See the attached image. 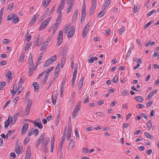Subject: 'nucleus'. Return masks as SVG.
<instances>
[{
	"label": "nucleus",
	"mask_w": 159,
	"mask_h": 159,
	"mask_svg": "<svg viewBox=\"0 0 159 159\" xmlns=\"http://www.w3.org/2000/svg\"><path fill=\"white\" fill-rule=\"evenodd\" d=\"M65 2V0H61L60 5L59 6L57 10V11L59 13V14L57 20H59L61 21V20L62 13L61 11L63 9L64 7Z\"/></svg>",
	"instance_id": "nucleus-1"
},
{
	"label": "nucleus",
	"mask_w": 159,
	"mask_h": 159,
	"mask_svg": "<svg viewBox=\"0 0 159 159\" xmlns=\"http://www.w3.org/2000/svg\"><path fill=\"white\" fill-rule=\"evenodd\" d=\"M57 56L55 55L49 58L47 60L43 65L44 67H47L50 65L57 59Z\"/></svg>",
	"instance_id": "nucleus-2"
},
{
	"label": "nucleus",
	"mask_w": 159,
	"mask_h": 159,
	"mask_svg": "<svg viewBox=\"0 0 159 159\" xmlns=\"http://www.w3.org/2000/svg\"><path fill=\"white\" fill-rule=\"evenodd\" d=\"M57 45L58 46H60L62 43L63 39V32L62 30H60L58 37L57 38Z\"/></svg>",
	"instance_id": "nucleus-3"
},
{
	"label": "nucleus",
	"mask_w": 159,
	"mask_h": 159,
	"mask_svg": "<svg viewBox=\"0 0 159 159\" xmlns=\"http://www.w3.org/2000/svg\"><path fill=\"white\" fill-rule=\"evenodd\" d=\"M52 17H50L48 19L44 21H43L42 23L39 27V30L43 29L50 21Z\"/></svg>",
	"instance_id": "nucleus-4"
},
{
	"label": "nucleus",
	"mask_w": 159,
	"mask_h": 159,
	"mask_svg": "<svg viewBox=\"0 0 159 159\" xmlns=\"http://www.w3.org/2000/svg\"><path fill=\"white\" fill-rule=\"evenodd\" d=\"M85 10L86 6L85 5V3L84 2V4L83 5V8L82 9V17L80 21L81 23H82L84 20L86 15Z\"/></svg>",
	"instance_id": "nucleus-5"
},
{
	"label": "nucleus",
	"mask_w": 159,
	"mask_h": 159,
	"mask_svg": "<svg viewBox=\"0 0 159 159\" xmlns=\"http://www.w3.org/2000/svg\"><path fill=\"white\" fill-rule=\"evenodd\" d=\"M92 6L90 10L89 13L92 15L96 7V0H93L92 2Z\"/></svg>",
	"instance_id": "nucleus-6"
},
{
	"label": "nucleus",
	"mask_w": 159,
	"mask_h": 159,
	"mask_svg": "<svg viewBox=\"0 0 159 159\" xmlns=\"http://www.w3.org/2000/svg\"><path fill=\"white\" fill-rule=\"evenodd\" d=\"M74 3V0H70L69 1V4L68 8L67 9L66 13H69L71 11V9L73 8Z\"/></svg>",
	"instance_id": "nucleus-7"
},
{
	"label": "nucleus",
	"mask_w": 159,
	"mask_h": 159,
	"mask_svg": "<svg viewBox=\"0 0 159 159\" xmlns=\"http://www.w3.org/2000/svg\"><path fill=\"white\" fill-rule=\"evenodd\" d=\"M32 104V101L31 100H30L28 102L26 108L25 112V114L26 115H28Z\"/></svg>",
	"instance_id": "nucleus-8"
},
{
	"label": "nucleus",
	"mask_w": 159,
	"mask_h": 159,
	"mask_svg": "<svg viewBox=\"0 0 159 159\" xmlns=\"http://www.w3.org/2000/svg\"><path fill=\"white\" fill-rule=\"evenodd\" d=\"M75 32L74 27L72 26L71 27L70 30L68 32L67 35V37L68 38H70L71 37L74 35Z\"/></svg>",
	"instance_id": "nucleus-9"
},
{
	"label": "nucleus",
	"mask_w": 159,
	"mask_h": 159,
	"mask_svg": "<svg viewBox=\"0 0 159 159\" xmlns=\"http://www.w3.org/2000/svg\"><path fill=\"white\" fill-rule=\"evenodd\" d=\"M28 128V124L27 123L25 124L21 129V133L22 134H24L26 132Z\"/></svg>",
	"instance_id": "nucleus-10"
},
{
	"label": "nucleus",
	"mask_w": 159,
	"mask_h": 159,
	"mask_svg": "<svg viewBox=\"0 0 159 159\" xmlns=\"http://www.w3.org/2000/svg\"><path fill=\"white\" fill-rule=\"evenodd\" d=\"M35 70L34 67H29V71L28 74L30 76H31L33 74L34 70Z\"/></svg>",
	"instance_id": "nucleus-11"
},
{
	"label": "nucleus",
	"mask_w": 159,
	"mask_h": 159,
	"mask_svg": "<svg viewBox=\"0 0 159 159\" xmlns=\"http://www.w3.org/2000/svg\"><path fill=\"white\" fill-rule=\"evenodd\" d=\"M78 10H75V13L74 14L73 16L72 17V21H74V22H75V21L78 16Z\"/></svg>",
	"instance_id": "nucleus-12"
},
{
	"label": "nucleus",
	"mask_w": 159,
	"mask_h": 159,
	"mask_svg": "<svg viewBox=\"0 0 159 159\" xmlns=\"http://www.w3.org/2000/svg\"><path fill=\"white\" fill-rule=\"evenodd\" d=\"M111 0H107L105 2V3L103 6V8H104V9H105L107 7H108L110 3V1Z\"/></svg>",
	"instance_id": "nucleus-13"
},
{
	"label": "nucleus",
	"mask_w": 159,
	"mask_h": 159,
	"mask_svg": "<svg viewBox=\"0 0 159 159\" xmlns=\"http://www.w3.org/2000/svg\"><path fill=\"white\" fill-rule=\"evenodd\" d=\"M88 30L87 28H86V27H84V28L82 33L83 38H84L85 37L86 34L88 33Z\"/></svg>",
	"instance_id": "nucleus-14"
},
{
	"label": "nucleus",
	"mask_w": 159,
	"mask_h": 159,
	"mask_svg": "<svg viewBox=\"0 0 159 159\" xmlns=\"http://www.w3.org/2000/svg\"><path fill=\"white\" fill-rule=\"evenodd\" d=\"M15 16V14H10L7 17V19L8 20H11L14 19Z\"/></svg>",
	"instance_id": "nucleus-15"
},
{
	"label": "nucleus",
	"mask_w": 159,
	"mask_h": 159,
	"mask_svg": "<svg viewBox=\"0 0 159 159\" xmlns=\"http://www.w3.org/2000/svg\"><path fill=\"white\" fill-rule=\"evenodd\" d=\"M33 85L34 86L35 90H38L39 89V85L37 82H34Z\"/></svg>",
	"instance_id": "nucleus-16"
},
{
	"label": "nucleus",
	"mask_w": 159,
	"mask_h": 159,
	"mask_svg": "<svg viewBox=\"0 0 159 159\" xmlns=\"http://www.w3.org/2000/svg\"><path fill=\"white\" fill-rule=\"evenodd\" d=\"M31 155L30 151L29 150H27L25 159H29Z\"/></svg>",
	"instance_id": "nucleus-17"
},
{
	"label": "nucleus",
	"mask_w": 159,
	"mask_h": 159,
	"mask_svg": "<svg viewBox=\"0 0 159 159\" xmlns=\"http://www.w3.org/2000/svg\"><path fill=\"white\" fill-rule=\"evenodd\" d=\"M17 90V86L15 84H14L13 87V91H11V93H12L13 95H14L16 93V91Z\"/></svg>",
	"instance_id": "nucleus-18"
},
{
	"label": "nucleus",
	"mask_w": 159,
	"mask_h": 159,
	"mask_svg": "<svg viewBox=\"0 0 159 159\" xmlns=\"http://www.w3.org/2000/svg\"><path fill=\"white\" fill-rule=\"evenodd\" d=\"M61 22V20H56V21L55 22V24L54 26V29H55V30H57L58 27V25L60 24V23Z\"/></svg>",
	"instance_id": "nucleus-19"
},
{
	"label": "nucleus",
	"mask_w": 159,
	"mask_h": 159,
	"mask_svg": "<svg viewBox=\"0 0 159 159\" xmlns=\"http://www.w3.org/2000/svg\"><path fill=\"white\" fill-rule=\"evenodd\" d=\"M50 139L48 137H46L44 140L43 142L42 143V144L44 145H47L48 142L49 141Z\"/></svg>",
	"instance_id": "nucleus-20"
},
{
	"label": "nucleus",
	"mask_w": 159,
	"mask_h": 159,
	"mask_svg": "<svg viewBox=\"0 0 159 159\" xmlns=\"http://www.w3.org/2000/svg\"><path fill=\"white\" fill-rule=\"evenodd\" d=\"M135 99L137 100V101L139 102H142L144 100L143 98L141 96H136L135 98Z\"/></svg>",
	"instance_id": "nucleus-21"
},
{
	"label": "nucleus",
	"mask_w": 159,
	"mask_h": 159,
	"mask_svg": "<svg viewBox=\"0 0 159 159\" xmlns=\"http://www.w3.org/2000/svg\"><path fill=\"white\" fill-rule=\"evenodd\" d=\"M34 124L35 126L38 127L40 129L43 128V125L41 123H37L35 122L34 123Z\"/></svg>",
	"instance_id": "nucleus-22"
},
{
	"label": "nucleus",
	"mask_w": 159,
	"mask_h": 159,
	"mask_svg": "<svg viewBox=\"0 0 159 159\" xmlns=\"http://www.w3.org/2000/svg\"><path fill=\"white\" fill-rule=\"evenodd\" d=\"M6 84V83L5 82H0V90H2Z\"/></svg>",
	"instance_id": "nucleus-23"
},
{
	"label": "nucleus",
	"mask_w": 159,
	"mask_h": 159,
	"mask_svg": "<svg viewBox=\"0 0 159 159\" xmlns=\"http://www.w3.org/2000/svg\"><path fill=\"white\" fill-rule=\"evenodd\" d=\"M30 140V138L29 136H26L24 142V144L25 145L29 142Z\"/></svg>",
	"instance_id": "nucleus-24"
},
{
	"label": "nucleus",
	"mask_w": 159,
	"mask_h": 159,
	"mask_svg": "<svg viewBox=\"0 0 159 159\" xmlns=\"http://www.w3.org/2000/svg\"><path fill=\"white\" fill-rule=\"evenodd\" d=\"M54 67L53 66L51 67L50 68L48 69L46 71V74L45 75L46 76H48L49 73L50 72L54 69Z\"/></svg>",
	"instance_id": "nucleus-25"
},
{
	"label": "nucleus",
	"mask_w": 159,
	"mask_h": 159,
	"mask_svg": "<svg viewBox=\"0 0 159 159\" xmlns=\"http://www.w3.org/2000/svg\"><path fill=\"white\" fill-rule=\"evenodd\" d=\"M29 67H34L33 60H29Z\"/></svg>",
	"instance_id": "nucleus-26"
},
{
	"label": "nucleus",
	"mask_w": 159,
	"mask_h": 159,
	"mask_svg": "<svg viewBox=\"0 0 159 159\" xmlns=\"http://www.w3.org/2000/svg\"><path fill=\"white\" fill-rule=\"evenodd\" d=\"M147 126L148 130H150L152 127V124L151 121L149 120L147 123Z\"/></svg>",
	"instance_id": "nucleus-27"
},
{
	"label": "nucleus",
	"mask_w": 159,
	"mask_h": 159,
	"mask_svg": "<svg viewBox=\"0 0 159 159\" xmlns=\"http://www.w3.org/2000/svg\"><path fill=\"white\" fill-rule=\"evenodd\" d=\"M80 103H78L77 104L74 110L76 111H78L80 110Z\"/></svg>",
	"instance_id": "nucleus-28"
},
{
	"label": "nucleus",
	"mask_w": 159,
	"mask_h": 159,
	"mask_svg": "<svg viewBox=\"0 0 159 159\" xmlns=\"http://www.w3.org/2000/svg\"><path fill=\"white\" fill-rule=\"evenodd\" d=\"M48 45H47V44L45 43V42H44L41 47L40 50L41 51L44 50L46 48V46Z\"/></svg>",
	"instance_id": "nucleus-29"
},
{
	"label": "nucleus",
	"mask_w": 159,
	"mask_h": 159,
	"mask_svg": "<svg viewBox=\"0 0 159 159\" xmlns=\"http://www.w3.org/2000/svg\"><path fill=\"white\" fill-rule=\"evenodd\" d=\"M67 51V49L66 48H64L63 50L62 53V57H66Z\"/></svg>",
	"instance_id": "nucleus-30"
},
{
	"label": "nucleus",
	"mask_w": 159,
	"mask_h": 159,
	"mask_svg": "<svg viewBox=\"0 0 159 159\" xmlns=\"http://www.w3.org/2000/svg\"><path fill=\"white\" fill-rule=\"evenodd\" d=\"M75 141L71 139L70 140V143L69 145V147L73 148L75 145Z\"/></svg>",
	"instance_id": "nucleus-31"
},
{
	"label": "nucleus",
	"mask_w": 159,
	"mask_h": 159,
	"mask_svg": "<svg viewBox=\"0 0 159 159\" xmlns=\"http://www.w3.org/2000/svg\"><path fill=\"white\" fill-rule=\"evenodd\" d=\"M155 43L154 41H153L152 42L150 43V41H148L145 44V46L147 47L150 44L151 46H152Z\"/></svg>",
	"instance_id": "nucleus-32"
},
{
	"label": "nucleus",
	"mask_w": 159,
	"mask_h": 159,
	"mask_svg": "<svg viewBox=\"0 0 159 159\" xmlns=\"http://www.w3.org/2000/svg\"><path fill=\"white\" fill-rule=\"evenodd\" d=\"M19 20V19L17 17V16L15 15V17L14 18L13 20V22L14 23H16L17 22H18Z\"/></svg>",
	"instance_id": "nucleus-33"
},
{
	"label": "nucleus",
	"mask_w": 159,
	"mask_h": 159,
	"mask_svg": "<svg viewBox=\"0 0 159 159\" xmlns=\"http://www.w3.org/2000/svg\"><path fill=\"white\" fill-rule=\"evenodd\" d=\"M11 73L10 71H9L7 72V73L6 75V76L7 78H9L10 80H11L12 79V78L11 76Z\"/></svg>",
	"instance_id": "nucleus-34"
},
{
	"label": "nucleus",
	"mask_w": 159,
	"mask_h": 159,
	"mask_svg": "<svg viewBox=\"0 0 159 159\" xmlns=\"http://www.w3.org/2000/svg\"><path fill=\"white\" fill-rule=\"evenodd\" d=\"M18 113H16V114H15L13 116V120L14 122H16V121L17 120V118L18 116Z\"/></svg>",
	"instance_id": "nucleus-35"
},
{
	"label": "nucleus",
	"mask_w": 159,
	"mask_h": 159,
	"mask_svg": "<svg viewBox=\"0 0 159 159\" xmlns=\"http://www.w3.org/2000/svg\"><path fill=\"white\" fill-rule=\"evenodd\" d=\"M105 9L104 8L102 10L101 12H100L98 15V16L99 17H102L105 13Z\"/></svg>",
	"instance_id": "nucleus-36"
},
{
	"label": "nucleus",
	"mask_w": 159,
	"mask_h": 159,
	"mask_svg": "<svg viewBox=\"0 0 159 159\" xmlns=\"http://www.w3.org/2000/svg\"><path fill=\"white\" fill-rule=\"evenodd\" d=\"M65 84V83L63 81L62 82V84L61 85V88H60V92H63L64 90V84Z\"/></svg>",
	"instance_id": "nucleus-37"
},
{
	"label": "nucleus",
	"mask_w": 159,
	"mask_h": 159,
	"mask_svg": "<svg viewBox=\"0 0 159 159\" xmlns=\"http://www.w3.org/2000/svg\"><path fill=\"white\" fill-rule=\"evenodd\" d=\"M25 57V56L24 54H21L20 56L19 61L21 62H22L23 61V60L24 59V57Z\"/></svg>",
	"instance_id": "nucleus-38"
},
{
	"label": "nucleus",
	"mask_w": 159,
	"mask_h": 159,
	"mask_svg": "<svg viewBox=\"0 0 159 159\" xmlns=\"http://www.w3.org/2000/svg\"><path fill=\"white\" fill-rule=\"evenodd\" d=\"M57 97H56L55 96H52V102L53 104L54 105H55L56 104V98Z\"/></svg>",
	"instance_id": "nucleus-39"
},
{
	"label": "nucleus",
	"mask_w": 159,
	"mask_h": 159,
	"mask_svg": "<svg viewBox=\"0 0 159 159\" xmlns=\"http://www.w3.org/2000/svg\"><path fill=\"white\" fill-rule=\"evenodd\" d=\"M20 149L21 147L19 146L18 147V148L16 149V152L17 153V154L19 155L20 153Z\"/></svg>",
	"instance_id": "nucleus-40"
},
{
	"label": "nucleus",
	"mask_w": 159,
	"mask_h": 159,
	"mask_svg": "<svg viewBox=\"0 0 159 159\" xmlns=\"http://www.w3.org/2000/svg\"><path fill=\"white\" fill-rule=\"evenodd\" d=\"M153 21L151 20L147 23L144 26V28L145 29H147L151 24L152 23Z\"/></svg>",
	"instance_id": "nucleus-41"
},
{
	"label": "nucleus",
	"mask_w": 159,
	"mask_h": 159,
	"mask_svg": "<svg viewBox=\"0 0 159 159\" xmlns=\"http://www.w3.org/2000/svg\"><path fill=\"white\" fill-rule=\"evenodd\" d=\"M66 135L65 134H63V136H62L61 139V140L60 143V144H63L64 143V141L66 139Z\"/></svg>",
	"instance_id": "nucleus-42"
},
{
	"label": "nucleus",
	"mask_w": 159,
	"mask_h": 159,
	"mask_svg": "<svg viewBox=\"0 0 159 159\" xmlns=\"http://www.w3.org/2000/svg\"><path fill=\"white\" fill-rule=\"evenodd\" d=\"M41 146L42 147V148L43 149L45 152H47L48 150V148L47 146V145H45L42 144V143L41 144Z\"/></svg>",
	"instance_id": "nucleus-43"
},
{
	"label": "nucleus",
	"mask_w": 159,
	"mask_h": 159,
	"mask_svg": "<svg viewBox=\"0 0 159 159\" xmlns=\"http://www.w3.org/2000/svg\"><path fill=\"white\" fill-rule=\"evenodd\" d=\"M125 29L124 27H123L122 28H120L119 30V31L120 33V34H121L123 32L125 31Z\"/></svg>",
	"instance_id": "nucleus-44"
},
{
	"label": "nucleus",
	"mask_w": 159,
	"mask_h": 159,
	"mask_svg": "<svg viewBox=\"0 0 159 159\" xmlns=\"http://www.w3.org/2000/svg\"><path fill=\"white\" fill-rule=\"evenodd\" d=\"M141 116L142 117H143L144 118L146 119L147 120H148V117L146 115L145 113H141L140 114Z\"/></svg>",
	"instance_id": "nucleus-45"
},
{
	"label": "nucleus",
	"mask_w": 159,
	"mask_h": 159,
	"mask_svg": "<svg viewBox=\"0 0 159 159\" xmlns=\"http://www.w3.org/2000/svg\"><path fill=\"white\" fill-rule=\"evenodd\" d=\"M144 134L148 139H150L151 138V135L149 133L145 132H144Z\"/></svg>",
	"instance_id": "nucleus-46"
},
{
	"label": "nucleus",
	"mask_w": 159,
	"mask_h": 159,
	"mask_svg": "<svg viewBox=\"0 0 159 159\" xmlns=\"http://www.w3.org/2000/svg\"><path fill=\"white\" fill-rule=\"evenodd\" d=\"M9 120H7L6 121H5V123L4 127L7 129L9 125Z\"/></svg>",
	"instance_id": "nucleus-47"
},
{
	"label": "nucleus",
	"mask_w": 159,
	"mask_h": 159,
	"mask_svg": "<svg viewBox=\"0 0 159 159\" xmlns=\"http://www.w3.org/2000/svg\"><path fill=\"white\" fill-rule=\"evenodd\" d=\"M54 138L53 137L51 140V147H54Z\"/></svg>",
	"instance_id": "nucleus-48"
},
{
	"label": "nucleus",
	"mask_w": 159,
	"mask_h": 159,
	"mask_svg": "<svg viewBox=\"0 0 159 159\" xmlns=\"http://www.w3.org/2000/svg\"><path fill=\"white\" fill-rule=\"evenodd\" d=\"M43 55L44 54H43L42 53L40 54V56L39 57L37 61V62H38L40 63V61Z\"/></svg>",
	"instance_id": "nucleus-49"
},
{
	"label": "nucleus",
	"mask_w": 159,
	"mask_h": 159,
	"mask_svg": "<svg viewBox=\"0 0 159 159\" xmlns=\"http://www.w3.org/2000/svg\"><path fill=\"white\" fill-rule=\"evenodd\" d=\"M31 44L30 43H27L25 47V50L27 51L29 49Z\"/></svg>",
	"instance_id": "nucleus-50"
},
{
	"label": "nucleus",
	"mask_w": 159,
	"mask_h": 159,
	"mask_svg": "<svg viewBox=\"0 0 159 159\" xmlns=\"http://www.w3.org/2000/svg\"><path fill=\"white\" fill-rule=\"evenodd\" d=\"M131 50H130V49H129L128 51L126 54V56L125 57L126 59H127L128 57H129V56H130V55L131 54Z\"/></svg>",
	"instance_id": "nucleus-51"
},
{
	"label": "nucleus",
	"mask_w": 159,
	"mask_h": 159,
	"mask_svg": "<svg viewBox=\"0 0 159 159\" xmlns=\"http://www.w3.org/2000/svg\"><path fill=\"white\" fill-rule=\"evenodd\" d=\"M96 114L99 116H104V114L101 112H97L96 113Z\"/></svg>",
	"instance_id": "nucleus-52"
},
{
	"label": "nucleus",
	"mask_w": 159,
	"mask_h": 159,
	"mask_svg": "<svg viewBox=\"0 0 159 159\" xmlns=\"http://www.w3.org/2000/svg\"><path fill=\"white\" fill-rule=\"evenodd\" d=\"M52 39V38L51 37H49L48 38V39H46V43L47 45H48L49 43H50V42L51 41Z\"/></svg>",
	"instance_id": "nucleus-53"
},
{
	"label": "nucleus",
	"mask_w": 159,
	"mask_h": 159,
	"mask_svg": "<svg viewBox=\"0 0 159 159\" xmlns=\"http://www.w3.org/2000/svg\"><path fill=\"white\" fill-rule=\"evenodd\" d=\"M134 12H138L140 9L139 8H138L137 6L136 5H134Z\"/></svg>",
	"instance_id": "nucleus-54"
},
{
	"label": "nucleus",
	"mask_w": 159,
	"mask_h": 159,
	"mask_svg": "<svg viewBox=\"0 0 159 159\" xmlns=\"http://www.w3.org/2000/svg\"><path fill=\"white\" fill-rule=\"evenodd\" d=\"M156 11L155 10H152L151 11L149 12L147 16H151Z\"/></svg>",
	"instance_id": "nucleus-55"
},
{
	"label": "nucleus",
	"mask_w": 159,
	"mask_h": 159,
	"mask_svg": "<svg viewBox=\"0 0 159 159\" xmlns=\"http://www.w3.org/2000/svg\"><path fill=\"white\" fill-rule=\"evenodd\" d=\"M43 139V136H40L37 142L39 143H40L42 141Z\"/></svg>",
	"instance_id": "nucleus-56"
},
{
	"label": "nucleus",
	"mask_w": 159,
	"mask_h": 159,
	"mask_svg": "<svg viewBox=\"0 0 159 159\" xmlns=\"http://www.w3.org/2000/svg\"><path fill=\"white\" fill-rule=\"evenodd\" d=\"M128 92V91L126 90H124L122 93V95L123 96H125L127 95V93Z\"/></svg>",
	"instance_id": "nucleus-57"
},
{
	"label": "nucleus",
	"mask_w": 159,
	"mask_h": 159,
	"mask_svg": "<svg viewBox=\"0 0 159 159\" xmlns=\"http://www.w3.org/2000/svg\"><path fill=\"white\" fill-rule=\"evenodd\" d=\"M118 80V76L117 75H116L115 77L113 79V82L115 83L117 82Z\"/></svg>",
	"instance_id": "nucleus-58"
},
{
	"label": "nucleus",
	"mask_w": 159,
	"mask_h": 159,
	"mask_svg": "<svg viewBox=\"0 0 159 159\" xmlns=\"http://www.w3.org/2000/svg\"><path fill=\"white\" fill-rule=\"evenodd\" d=\"M33 133H34V135L35 136H37L39 133L38 130L37 129H35L33 131Z\"/></svg>",
	"instance_id": "nucleus-59"
},
{
	"label": "nucleus",
	"mask_w": 159,
	"mask_h": 159,
	"mask_svg": "<svg viewBox=\"0 0 159 159\" xmlns=\"http://www.w3.org/2000/svg\"><path fill=\"white\" fill-rule=\"evenodd\" d=\"M89 100V97L88 96L84 100L83 102L84 103L88 102Z\"/></svg>",
	"instance_id": "nucleus-60"
},
{
	"label": "nucleus",
	"mask_w": 159,
	"mask_h": 159,
	"mask_svg": "<svg viewBox=\"0 0 159 159\" xmlns=\"http://www.w3.org/2000/svg\"><path fill=\"white\" fill-rule=\"evenodd\" d=\"M57 95H58V94H57V90H56L54 91V92L53 93L52 96L57 97Z\"/></svg>",
	"instance_id": "nucleus-61"
},
{
	"label": "nucleus",
	"mask_w": 159,
	"mask_h": 159,
	"mask_svg": "<svg viewBox=\"0 0 159 159\" xmlns=\"http://www.w3.org/2000/svg\"><path fill=\"white\" fill-rule=\"evenodd\" d=\"M10 102H11L10 100H8L7 102L6 103V104H5V105H4V106L3 107V109H5V108H6L7 107L8 105L10 103Z\"/></svg>",
	"instance_id": "nucleus-62"
},
{
	"label": "nucleus",
	"mask_w": 159,
	"mask_h": 159,
	"mask_svg": "<svg viewBox=\"0 0 159 159\" xmlns=\"http://www.w3.org/2000/svg\"><path fill=\"white\" fill-rule=\"evenodd\" d=\"M152 104V102L150 101H149L146 103V106L147 107H149L151 106Z\"/></svg>",
	"instance_id": "nucleus-63"
},
{
	"label": "nucleus",
	"mask_w": 159,
	"mask_h": 159,
	"mask_svg": "<svg viewBox=\"0 0 159 159\" xmlns=\"http://www.w3.org/2000/svg\"><path fill=\"white\" fill-rule=\"evenodd\" d=\"M37 19L36 18L35 16H34L32 18L31 24H32L33 23H34L36 20Z\"/></svg>",
	"instance_id": "nucleus-64"
}]
</instances>
